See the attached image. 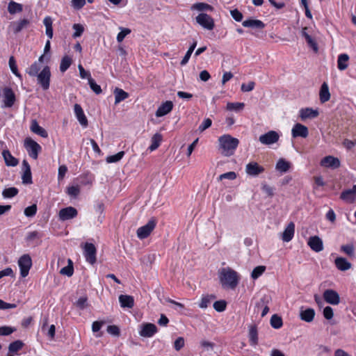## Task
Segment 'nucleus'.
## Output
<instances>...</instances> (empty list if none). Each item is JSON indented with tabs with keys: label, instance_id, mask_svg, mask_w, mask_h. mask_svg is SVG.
I'll return each instance as SVG.
<instances>
[{
	"label": "nucleus",
	"instance_id": "nucleus-26",
	"mask_svg": "<svg viewBox=\"0 0 356 356\" xmlns=\"http://www.w3.org/2000/svg\"><path fill=\"white\" fill-rule=\"evenodd\" d=\"M119 302L122 308H132L134 305V299L131 296L120 295L119 296Z\"/></svg>",
	"mask_w": 356,
	"mask_h": 356
},
{
	"label": "nucleus",
	"instance_id": "nucleus-11",
	"mask_svg": "<svg viewBox=\"0 0 356 356\" xmlns=\"http://www.w3.org/2000/svg\"><path fill=\"white\" fill-rule=\"evenodd\" d=\"M315 314V310L313 308H306L304 307L300 308L299 317L302 321L306 323L312 322Z\"/></svg>",
	"mask_w": 356,
	"mask_h": 356
},
{
	"label": "nucleus",
	"instance_id": "nucleus-54",
	"mask_svg": "<svg viewBox=\"0 0 356 356\" xmlns=\"http://www.w3.org/2000/svg\"><path fill=\"white\" fill-rule=\"evenodd\" d=\"M22 183L25 184H32V176L31 169H25L22 177Z\"/></svg>",
	"mask_w": 356,
	"mask_h": 356
},
{
	"label": "nucleus",
	"instance_id": "nucleus-56",
	"mask_svg": "<svg viewBox=\"0 0 356 356\" xmlns=\"http://www.w3.org/2000/svg\"><path fill=\"white\" fill-rule=\"evenodd\" d=\"M88 83L90 85L91 90L95 94L99 95V94L102 93V90L100 86L97 84L96 82L95 81V80L93 79H92V77H89Z\"/></svg>",
	"mask_w": 356,
	"mask_h": 356
},
{
	"label": "nucleus",
	"instance_id": "nucleus-31",
	"mask_svg": "<svg viewBox=\"0 0 356 356\" xmlns=\"http://www.w3.org/2000/svg\"><path fill=\"white\" fill-rule=\"evenodd\" d=\"M216 298V296L212 294L202 295L200 302L198 304V306L201 309H206L211 305V302Z\"/></svg>",
	"mask_w": 356,
	"mask_h": 356
},
{
	"label": "nucleus",
	"instance_id": "nucleus-12",
	"mask_svg": "<svg viewBox=\"0 0 356 356\" xmlns=\"http://www.w3.org/2000/svg\"><path fill=\"white\" fill-rule=\"evenodd\" d=\"M291 134L293 138L302 137L305 138L309 135L308 128L300 123H296L291 130Z\"/></svg>",
	"mask_w": 356,
	"mask_h": 356
},
{
	"label": "nucleus",
	"instance_id": "nucleus-22",
	"mask_svg": "<svg viewBox=\"0 0 356 356\" xmlns=\"http://www.w3.org/2000/svg\"><path fill=\"white\" fill-rule=\"evenodd\" d=\"M173 108V104L171 101H166L163 103L156 110V116L162 117L169 113Z\"/></svg>",
	"mask_w": 356,
	"mask_h": 356
},
{
	"label": "nucleus",
	"instance_id": "nucleus-64",
	"mask_svg": "<svg viewBox=\"0 0 356 356\" xmlns=\"http://www.w3.org/2000/svg\"><path fill=\"white\" fill-rule=\"evenodd\" d=\"M67 193L69 195L76 197L80 193V188L78 186H72L67 188Z\"/></svg>",
	"mask_w": 356,
	"mask_h": 356
},
{
	"label": "nucleus",
	"instance_id": "nucleus-18",
	"mask_svg": "<svg viewBox=\"0 0 356 356\" xmlns=\"http://www.w3.org/2000/svg\"><path fill=\"white\" fill-rule=\"evenodd\" d=\"M74 110L75 115H76L79 122L80 123V124L83 127H87L88 125V121L86 116L84 114V112H83L81 106L79 104H76L74 106Z\"/></svg>",
	"mask_w": 356,
	"mask_h": 356
},
{
	"label": "nucleus",
	"instance_id": "nucleus-28",
	"mask_svg": "<svg viewBox=\"0 0 356 356\" xmlns=\"http://www.w3.org/2000/svg\"><path fill=\"white\" fill-rule=\"evenodd\" d=\"M336 267L341 271H346L349 270L352 264L343 257H337L334 261Z\"/></svg>",
	"mask_w": 356,
	"mask_h": 356
},
{
	"label": "nucleus",
	"instance_id": "nucleus-43",
	"mask_svg": "<svg viewBox=\"0 0 356 356\" xmlns=\"http://www.w3.org/2000/svg\"><path fill=\"white\" fill-rule=\"evenodd\" d=\"M72 63V58L68 56H65L63 57L60 64V71L61 72H65L71 65Z\"/></svg>",
	"mask_w": 356,
	"mask_h": 356
},
{
	"label": "nucleus",
	"instance_id": "nucleus-57",
	"mask_svg": "<svg viewBox=\"0 0 356 356\" xmlns=\"http://www.w3.org/2000/svg\"><path fill=\"white\" fill-rule=\"evenodd\" d=\"M42 235L41 233H40L37 231H33V232H29L27 234V236L26 237V241L31 242L35 239H39V238H42Z\"/></svg>",
	"mask_w": 356,
	"mask_h": 356
},
{
	"label": "nucleus",
	"instance_id": "nucleus-34",
	"mask_svg": "<svg viewBox=\"0 0 356 356\" xmlns=\"http://www.w3.org/2000/svg\"><path fill=\"white\" fill-rule=\"evenodd\" d=\"M249 340L250 343L252 346H255L258 343V332L257 328L255 325H252L249 329Z\"/></svg>",
	"mask_w": 356,
	"mask_h": 356
},
{
	"label": "nucleus",
	"instance_id": "nucleus-14",
	"mask_svg": "<svg viewBox=\"0 0 356 356\" xmlns=\"http://www.w3.org/2000/svg\"><path fill=\"white\" fill-rule=\"evenodd\" d=\"M341 163L338 158L334 157L332 156H325L321 161V165L330 168L332 169H337L340 167Z\"/></svg>",
	"mask_w": 356,
	"mask_h": 356
},
{
	"label": "nucleus",
	"instance_id": "nucleus-48",
	"mask_svg": "<svg viewBox=\"0 0 356 356\" xmlns=\"http://www.w3.org/2000/svg\"><path fill=\"white\" fill-rule=\"evenodd\" d=\"M196 46H197V42L195 41L190 46V47L188 49L187 52L186 53L184 57L181 60V61L180 63L181 65H186L188 63V61L190 59V58L191 56V54L193 52V51H194L195 48L196 47Z\"/></svg>",
	"mask_w": 356,
	"mask_h": 356
},
{
	"label": "nucleus",
	"instance_id": "nucleus-39",
	"mask_svg": "<svg viewBox=\"0 0 356 356\" xmlns=\"http://www.w3.org/2000/svg\"><path fill=\"white\" fill-rule=\"evenodd\" d=\"M291 164L289 162L285 161L284 159H280L278 160L275 168L281 172H286L289 170Z\"/></svg>",
	"mask_w": 356,
	"mask_h": 356
},
{
	"label": "nucleus",
	"instance_id": "nucleus-55",
	"mask_svg": "<svg viewBox=\"0 0 356 356\" xmlns=\"http://www.w3.org/2000/svg\"><path fill=\"white\" fill-rule=\"evenodd\" d=\"M266 270V266H258L254 268L251 273V277L252 279H257L260 275H261Z\"/></svg>",
	"mask_w": 356,
	"mask_h": 356
},
{
	"label": "nucleus",
	"instance_id": "nucleus-5",
	"mask_svg": "<svg viewBox=\"0 0 356 356\" xmlns=\"http://www.w3.org/2000/svg\"><path fill=\"white\" fill-rule=\"evenodd\" d=\"M18 265L20 268V275L22 277L28 275L32 266V260L29 254H23L18 260Z\"/></svg>",
	"mask_w": 356,
	"mask_h": 356
},
{
	"label": "nucleus",
	"instance_id": "nucleus-52",
	"mask_svg": "<svg viewBox=\"0 0 356 356\" xmlns=\"http://www.w3.org/2000/svg\"><path fill=\"white\" fill-rule=\"evenodd\" d=\"M9 67L12 72L17 77H21V74L18 72L15 59L13 56H10L8 61Z\"/></svg>",
	"mask_w": 356,
	"mask_h": 356
},
{
	"label": "nucleus",
	"instance_id": "nucleus-2",
	"mask_svg": "<svg viewBox=\"0 0 356 356\" xmlns=\"http://www.w3.org/2000/svg\"><path fill=\"white\" fill-rule=\"evenodd\" d=\"M219 278L223 286L234 289L238 284L239 276L237 272L227 267L219 271Z\"/></svg>",
	"mask_w": 356,
	"mask_h": 356
},
{
	"label": "nucleus",
	"instance_id": "nucleus-25",
	"mask_svg": "<svg viewBox=\"0 0 356 356\" xmlns=\"http://www.w3.org/2000/svg\"><path fill=\"white\" fill-rule=\"evenodd\" d=\"M242 25L244 27L263 29L265 24L259 19H248L243 22Z\"/></svg>",
	"mask_w": 356,
	"mask_h": 356
},
{
	"label": "nucleus",
	"instance_id": "nucleus-21",
	"mask_svg": "<svg viewBox=\"0 0 356 356\" xmlns=\"http://www.w3.org/2000/svg\"><path fill=\"white\" fill-rule=\"evenodd\" d=\"M319 113L317 109L312 108H305L300 110V117L302 120L307 119H314L318 116Z\"/></svg>",
	"mask_w": 356,
	"mask_h": 356
},
{
	"label": "nucleus",
	"instance_id": "nucleus-32",
	"mask_svg": "<svg viewBox=\"0 0 356 356\" xmlns=\"http://www.w3.org/2000/svg\"><path fill=\"white\" fill-rule=\"evenodd\" d=\"M307 29V27H305L302 30V35L305 38L307 44L313 49L315 52H317L318 50L317 43L316 41L306 32Z\"/></svg>",
	"mask_w": 356,
	"mask_h": 356
},
{
	"label": "nucleus",
	"instance_id": "nucleus-46",
	"mask_svg": "<svg viewBox=\"0 0 356 356\" xmlns=\"http://www.w3.org/2000/svg\"><path fill=\"white\" fill-rule=\"evenodd\" d=\"M270 323V325L272 326V327H273L275 329H279L283 325L282 318L277 314H273L271 316Z\"/></svg>",
	"mask_w": 356,
	"mask_h": 356
},
{
	"label": "nucleus",
	"instance_id": "nucleus-16",
	"mask_svg": "<svg viewBox=\"0 0 356 356\" xmlns=\"http://www.w3.org/2000/svg\"><path fill=\"white\" fill-rule=\"evenodd\" d=\"M157 331L158 329L154 324L148 323L143 325L139 334L141 337H152L157 332Z\"/></svg>",
	"mask_w": 356,
	"mask_h": 356
},
{
	"label": "nucleus",
	"instance_id": "nucleus-7",
	"mask_svg": "<svg viewBox=\"0 0 356 356\" xmlns=\"http://www.w3.org/2000/svg\"><path fill=\"white\" fill-rule=\"evenodd\" d=\"M83 254L86 260L90 264H94L96 262V253L97 249L93 243H85L83 245Z\"/></svg>",
	"mask_w": 356,
	"mask_h": 356
},
{
	"label": "nucleus",
	"instance_id": "nucleus-62",
	"mask_svg": "<svg viewBox=\"0 0 356 356\" xmlns=\"http://www.w3.org/2000/svg\"><path fill=\"white\" fill-rule=\"evenodd\" d=\"M15 331V329L9 326L0 327V336H8Z\"/></svg>",
	"mask_w": 356,
	"mask_h": 356
},
{
	"label": "nucleus",
	"instance_id": "nucleus-60",
	"mask_svg": "<svg viewBox=\"0 0 356 356\" xmlns=\"http://www.w3.org/2000/svg\"><path fill=\"white\" fill-rule=\"evenodd\" d=\"M212 124V121L210 118H207L204 120V122L199 126L197 131L200 133L203 132L207 129L209 128Z\"/></svg>",
	"mask_w": 356,
	"mask_h": 356
},
{
	"label": "nucleus",
	"instance_id": "nucleus-4",
	"mask_svg": "<svg viewBox=\"0 0 356 356\" xmlns=\"http://www.w3.org/2000/svg\"><path fill=\"white\" fill-rule=\"evenodd\" d=\"M24 147L31 158L33 159H38V154L41 150V147L38 143L31 138H26L24 140Z\"/></svg>",
	"mask_w": 356,
	"mask_h": 356
},
{
	"label": "nucleus",
	"instance_id": "nucleus-49",
	"mask_svg": "<svg viewBox=\"0 0 356 356\" xmlns=\"http://www.w3.org/2000/svg\"><path fill=\"white\" fill-rule=\"evenodd\" d=\"M18 189L15 187H10L6 188L2 192V195L5 198H11L16 196L18 194Z\"/></svg>",
	"mask_w": 356,
	"mask_h": 356
},
{
	"label": "nucleus",
	"instance_id": "nucleus-20",
	"mask_svg": "<svg viewBox=\"0 0 356 356\" xmlns=\"http://www.w3.org/2000/svg\"><path fill=\"white\" fill-rule=\"evenodd\" d=\"M30 24V21L27 19H23L17 22H11L10 24V29L12 31L17 34L22 31L24 29H26Z\"/></svg>",
	"mask_w": 356,
	"mask_h": 356
},
{
	"label": "nucleus",
	"instance_id": "nucleus-44",
	"mask_svg": "<svg viewBox=\"0 0 356 356\" xmlns=\"http://www.w3.org/2000/svg\"><path fill=\"white\" fill-rule=\"evenodd\" d=\"M191 9L197 10L198 11H204V10L212 11L213 10V8L208 3L201 2V3H196L193 4L191 7Z\"/></svg>",
	"mask_w": 356,
	"mask_h": 356
},
{
	"label": "nucleus",
	"instance_id": "nucleus-27",
	"mask_svg": "<svg viewBox=\"0 0 356 356\" xmlns=\"http://www.w3.org/2000/svg\"><path fill=\"white\" fill-rule=\"evenodd\" d=\"M30 129L32 132L42 138H47L48 136L47 131L40 127L35 120H32Z\"/></svg>",
	"mask_w": 356,
	"mask_h": 356
},
{
	"label": "nucleus",
	"instance_id": "nucleus-47",
	"mask_svg": "<svg viewBox=\"0 0 356 356\" xmlns=\"http://www.w3.org/2000/svg\"><path fill=\"white\" fill-rule=\"evenodd\" d=\"M73 273H74L73 263L71 259H68L67 266L62 268L60 270V273L62 275H65L68 277H70L73 275Z\"/></svg>",
	"mask_w": 356,
	"mask_h": 356
},
{
	"label": "nucleus",
	"instance_id": "nucleus-53",
	"mask_svg": "<svg viewBox=\"0 0 356 356\" xmlns=\"http://www.w3.org/2000/svg\"><path fill=\"white\" fill-rule=\"evenodd\" d=\"M244 103H240V102H235L232 103L229 102L227 104V109L229 111H239L242 110L244 108Z\"/></svg>",
	"mask_w": 356,
	"mask_h": 356
},
{
	"label": "nucleus",
	"instance_id": "nucleus-59",
	"mask_svg": "<svg viewBox=\"0 0 356 356\" xmlns=\"http://www.w3.org/2000/svg\"><path fill=\"white\" fill-rule=\"evenodd\" d=\"M341 250L350 257L354 255V246L352 244L342 245L341 247Z\"/></svg>",
	"mask_w": 356,
	"mask_h": 356
},
{
	"label": "nucleus",
	"instance_id": "nucleus-40",
	"mask_svg": "<svg viewBox=\"0 0 356 356\" xmlns=\"http://www.w3.org/2000/svg\"><path fill=\"white\" fill-rule=\"evenodd\" d=\"M161 140H162V136L158 133L155 134L152 138V140H151L152 144L149 147V149L151 151H154V150L156 149L159 147Z\"/></svg>",
	"mask_w": 356,
	"mask_h": 356
},
{
	"label": "nucleus",
	"instance_id": "nucleus-61",
	"mask_svg": "<svg viewBox=\"0 0 356 356\" xmlns=\"http://www.w3.org/2000/svg\"><path fill=\"white\" fill-rule=\"evenodd\" d=\"M131 33V30L127 28H121V31L117 35V40L121 42L124 38Z\"/></svg>",
	"mask_w": 356,
	"mask_h": 356
},
{
	"label": "nucleus",
	"instance_id": "nucleus-6",
	"mask_svg": "<svg viewBox=\"0 0 356 356\" xmlns=\"http://www.w3.org/2000/svg\"><path fill=\"white\" fill-rule=\"evenodd\" d=\"M156 225V220L154 218L150 219L146 225H145L138 229L137 236L140 239L146 238L147 236H149L151 232L155 228Z\"/></svg>",
	"mask_w": 356,
	"mask_h": 356
},
{
	"label": "nucleus",
	"instance_id": "nucleus-41",
	"mask_svg": "<svg viewBox=\"0 0 356 356\" xmlns=\"http://www.w3.org/2000/svg\"><path fill=\"white\" fill-rule=\"evenodd\" d=\"M74 305L81 310L86 309L89 306L87 296H81L76 302H74Z\"/></svg>",
	"mask_w": 356,
	"mask_h": 356
},
{
	"label": "nucleus",
	"instance_id": "nucleus-9",
	"mask_svg": "<svg viewBox=\"0 0 356 356\" xmlns=\"http://www.w3.org/2000/svg\"><path fill=\"white\" fill-rule=\"evenodd\" d=\"M280 139V135L275 131H269L259 136V142L266 145H270L277 143Z\"/></svg>",
	"mask_w": 356,
	"mask_h": 356
},
{
	"label": "nucleus",
	"instance_id": "nucleus-42",
	"mask_svg": "<svg viewBox=\"0 0 356 356\" xmlns=\"http://www.w3.org/2000/svg\"><path fill=\"white\" fill-rule=\"evenodd\" d=\"M272 298L270 296L265 294L255 304L257 308H260L265 306H268L271 302Z\"/></svg>",
	"mask_w": 356,
	"mask_h": 356
},
{
	"label": "nucleus",
	"instance_id": "nucleus-1",
	"mask_svg": "<svg viewBox=\"0 0 356 356\" xmlns=\"http://www.w3.org/2000/svg\"><path fill=\"white\" fill-rule=\"evenodd\" d=\"M221 154L225 156H230L234 154L235 149L238 145L239 140L229 134H225L218 138Z\"/></svg>",
	"mask_w": 356,
	"mask_h": 356
},
{
	"label": "nucleus",
	"instance_id": "nucleus-10",
	"mask_svg": "<svg viewBox=\"0 0 356 356\" xmlns=\"http://www.w3.org/2000/svg\"><path fill=\"white\" fill-rule=\"evenodd\" d=\"M77 210L75 208L68 207L60 209L59 211L58 216L60 220L65 221L75 218L77 216Z\"/></svg>",
	"mask_w": 356,
	"mask_h": 356
},
{
	"label": "nucleus",
	"instance_id": "nucleus-50",
	"mask_svg": "<svg viewBox=\"0 0 356 356\" xmlns=\"http://www.w3.org/2000/svg\"><path fill=\"white\" fill-rule=\"evenodd\" d=\"M227 302L225 300H217L213 302V309L218 312H222L227 308Z\"/></svg>",
	"mask_w": 356,
	"mask_h": 356
},
{
	"label": "nucleus",
	"instance_id": "nucleus-35",
	"mask_svg": "<svg viewBox=\"0 0 356 356\" xmlns=\"http://www.w3.org/2000/svg\"><path fill=\"white\" fill-rule=\"evenodd\" d=\"M349 56L346 54H340L337 60V66L339 70H344L348 67V61Z\"/></svg>",
	"mask_w": 356,
	"mask_h": 356
},
{
	"label": "nucleus",
	"instance_id": "nucleus-29",
	"mask_svg": "<svg viewBox=\"0 0 356 356\" xmlns=\"http://www.w3.org/2000/svg\"><path fill=\"white\" fill-rule=\"evenodd\" d=\"M295 232V225L293 222H290L287 227L285 228L284 231L282 233V238L284 242L290 241L294 235Z\"/></svg>",
	"mask_w": 356,
	"mask_h": 356
},
{
	"label": "nucleus",
	"instance_id": "nucleus-37",
	"mask_svg": "<svg viewBox=\"0 0 356 356\" xmlns=\"http://www.w3.org/2000/svg\"><path fill=\"white\" fill-rule=\"evenodd\" d=\"M23 10L22 4L10 1L8 5V11L10 14L13 15L17 13H21Z\"/></svg>",
	"mask_w": 356,
	"mask_h": 356
},
{
	"label": "nucleus",
	"instance_id": "nucleus-30",
	"mask_svg": "<svg viewBox=\"0 0 356 356\" xmlns=\"http://www.w3.org/2000/svg\"><path fill=\"white\" fill-rule=\"evenodd\" d=\"M319 97L321 103H325L330 99L328 85L325 82H324L321 86Z\"/></svg>",
	"mask_w": 356,
	"mask_h": 356
},
{
	"label": "nucleus",
	"instance_id": "nucleus-19",
	"mask_svg": "<svg viewBox=\"0 0 356 356\" xmlns=\"http://www.w3.org/2000/svg\"><path fill=\"white\" fill-rule=\"evenodd\" d=\"M323 298L326 302L336 305L340 302L339 295L336 291H324Z\"/></svg>",
	"mask_w": 356,
	"mask_h": 356
},
{
	"label": "nucleus",
	"instance_id": "nucleus-38",
	"mask_svg": "<svg viewBox=\"0 0 356 356\" xmlns=\"http://www.w3.org/2000/svg\"><path fill=\"white\" fill-rule=\"evenodd\" d=\"M43 23L46 28V35L48 36L49 39H51L53 38L52 19L47 16L44 17Z\"/></svg>",
	"mask_w": 356,
	"mask_h": 356
},
{
	"label": "nucleus",
	"instance_id": "nucleus-33",
	"mask_svg": "<svg viewBox=\"0 0 356 356\" xmlns=\"http://www.w3.org/2000/svg\"><path fill=\"white\" fill-rule=\"evenodd\" d=\"M113 92L115 95V104H119L120 102L129 97V94L127 92L124 91L122 89L119 88H115Z\"/></svg>",
	"mask_w": 356,
	"mask_h": 356
},
{
	"label": "nucleus",
	"instance_id": "nucleus-63",
	"mask_svg": "<svg viewBox=\"0 0 356 356\" xmlns=\"http://www.w3.org/2000/svg\"><path fill=\"white\" fill-rule=\"evenodd\" d=\"M73 29H74V33L73 34V37L74 38H78V37H80L83 31H84V28L83 26L81 25V24H74L73 25Z\"/></svg>",
	"mask_w": 356,
	"mask_h": 356
},
{
	"label": "nucleus",
	"instance_id": "nucleus-13",
	"mask_svg": "<svg viewBox=\"0 0 356 356\" xmlns=\"http://www.w3.org/2000/svg\"><path fill=\"white\" fill-rule=\"evenodd\" d=\"M245 172L250 176L256 177L264 172V168L256 162H250L246 165Z\"/></svg>",
	"mask_w": 356,
	"mask_h": 356
},
{
	"label": "nucleus",
	"instance_id": "nucleus-8",
	"mask_svg": "<svg viewBox=\"0 0 356 356\" xmlns=\"http://www.w3.org/2000/svg\"><path fill=\"white\" fill-rule=\"evenodd\" d=\"M195 20L199 25L207 30H212L215 26L213 19L206 13H200Z\"/></svg>",
	"mask_w": 356,
	"mask_h": 356
},
{
	"label": "nucleus",
	"instance_id": "nucleus-24",
	"mask_svg": "<svg viewBox=\"0 0 356 356\" xmlns=\"http://www.w3.org/2000/svg\"><path fill=\"white\" fill-rule=\"evenodd\" d=\"M2 156L7 166L15 167L18 165V159L12 156L9 150L4 149L2 152Z\"/></svg>",
	"mask_w": 356,
	"mask_h": 356
},
{
	"label": "nucleus",
	"instance_id": "nucleus-17",
	"mask_svg": "<svg viewBox=\"0 0 356 356\" xmlns=\"http://www.w3.org/2000/svg\"><path fill=\"white\" fill-rule=\"evenodd\" d=\"M307 244L312 250L316 252H319L323 250V241L318 236L309 237Z\"/></svg>",
	"mask_w": 356,
	"mask_h": 356
},
{
	"label": "nucleus",
	"instance_id": "nucleus-45",
	"mask_svg": "<svg viewBox=\"0 0 356 356\" xmlns=\"http://www.w3.org/2000/svg\"><path fill=\"white\" fill-rule=\"evenodd\" d=\"M24 343L20 340H16L9 344L8 350L10 353H16L22 348Z\"/></svg>",
	"mask_w": 356,
	"mask_h": 356
},
{
	"label": "nucleus",
	"instance_id": "nucleus-23",
	"mask_svg": "<svg viewBox=\"0 0 356 356\" xmlns=\"http://www.w3.org/2000/svg\"><path fill=\"white\" fill-rule=\"evenodd\" d=\"M340 197L348 203H353L356 200V191L354 187L351 189L343 191L341 193Z\"/></svg>",
	"mask_w": 356,
	"mask_h": 356
},
{
	"label": "nucleus",
	"instance_id": "nucleus-51",
	"mask_svg": "<svg viewBox=\"0 0 356 356\" xmlns=\"http://www.w3.org/2000/svg\"><path fill=\"white\" fill-rule=\"evenodd\" d=\"M124 155V152L121 151L115 155L108 156L106 157V161L108 163H116L120 161Z\"/></svg>",
	"mask_w": 356,
	"mask_h": 356
},
{
	"label": "nucleus",
	"instance_id": "nucleus-58",
	"mask_svg": "<svg viewBox=\"0 0 356 356\" xmlns=\"http://www.w3.org/2000/svg\"><path fill=\"white\" fill-rule=\"evenodd\" d=\"M37 212L36 204H32L24 209V215L27 217H33Z\"/></svg>",
	"mask_w": 356,
	"mask_h": 356
},
{
	"label": "nucleus",
	"instance_id": "nucleus-36",
	"mask_svg": "<svg viewBox=\"0 0 356 356\" xmlns=\"http://www.w3.org/2000/svg\"><path fill=\"white\" fill-rule=\"evenodd\" d=\"M41 65L39 64V62H34L26 70V72L30 76H35L38 74L40 73L41 70Z\"/></svg>",
	"mask_w": 356,
	"mask_h": 356
},
{
	"label": "nucleus",
	"instance_id": "nucleus-15",
	"mask_svg": "<svg viewBox=\"0 0 356 356\" xmlns=\"http://www.w3.org/2000/svg\"><path fill=\"white\" fill-rule=\"evenodd\" d=\"M4 107H12L16 100L15 95L10 88L3 89Z\"/></svg>",
	"mask_w": 356,
	"mask_h": 356
},
{
	"label": "nucleus",
	"instance_id": "nucleus-3",
	"mask_svg": "<svg viewBox=\"0 0 356 356\" xmlns=\"http://www.w3.org/2000/svg\"><path fill=\"white\" fill-rule=\"evenodd\" d=\"M51 76L50 67L48 65H45L40 73L35 76L37 77L38 83L44 90H47L49 88Z\"/></svg>",
	"mask_w": 356,
	"mask_h": 356
}]
</instances>
